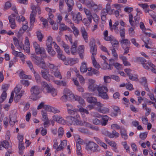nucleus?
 Here are the masks:
<instances>
[{"mask_svg":"<svg viewBox=\"0 0 156 156\" xmlns=\"http://www.w3.org/2000/svg\"><path fill=\"white\" fill-rule=\"evenodd\" d=\"M40 88L37 85L32 86L30 90V92L32 95L34 96H36L40 93Z\"/></svg>","mask_w":156,"mask_h":156,"instance_id":"nucleus-9","label":"nucleus"},{"mask_svg":"<svg viewBox=\"0 0 156 156\" xmlns=\"http://www.w3.org/2000/svg\"><path fill=\"white\" fill-rule=\"evenodd\" d=\"M9 22L10 23L11 27L13 29H15L16 27L14 19L8 18Z\"/></svg>","mask_w":156,"mask_h":156,"instance_id":"nucleus-38","label":"nucleus"},{"mask_svg":"<svg viewBox=\"0 0 156 156\" xmlns=\"http://www.w3.org/2000/svg\"><path fill=\"white\" fill-rule=\"evenodd\" d=\"M41 85L43 89H45L47 90V91L49 89H50V87H51L49 86L48 84L46 82L44 81L42 82L41 83Z\"/></svg>","mask_w":156,"mask_h":156,"instance_id":"nucleus-48","label":"nucleus"},{"mask_svg":"<svg viewBox=\"0 0 156 156\" xmlns=\"http://www.w3.org/2000/svg\"><path fill=\"white\" fill-rule=\"evenodd\" d=\"M82 19V17L80 12L73 14V20L75 23L78 24Z\"/></svg>","mask_w":156,"mask_h":156,"instance_id":"nucleus-14","label":"nucleus"},{"mask_svg":"<svg viewBox=\"0 0 156 156\" xmlns=\"http://www.w3.org/2000/svg\"><path fill=\"white\" fill-rule=\"evenodd\" d=\"M80 31L84 40L86 43H87L88 42V35L85 27H81L80 28Z\"/></svg>","mask_w":156,"mask_h":156,"instance_id":"nucleus-10","label":"nucleus"},{"mask_svg":"<svg viewBox=\"0 0 156 156\" xmlns=\"http://www.w3.org/2000/svg\"><path fill=\"white\" fill-rule=\"evenodd\" d=\"M47 51L49 54L51 56H54L55 55V51L52 48V47L47 48Z\"/></svg>","mask_w":156,"mask_h":156,"instance_id":"nucleus-43","label":"nucleus"},{"mask_svg":"<svg viewBox=\"0 0 156 156\" xmlns=\"http://www.w3.org/2000/svg\"><path fill=\"white\" fill-rule=\"evenodd\" d=\"M43 69L41 71V74L42 77L49 81L53 79L54 77L49 74L48 70L45 68Z\"/></svg>","mask_w":156,"mask_h":156,"instance_id":"nucleus-6","label":"nucleus"},{"mask_svg":"<svg viewBox=\"0 0 156 156\" xmlns=\"http://www.w3.org/2000/svg\"><path fill=\"white\" fill-rule=\"evenodd\" d=\"M76 152L77 154L78 155L81 154V146L79 144H76Z\"/></svg>","mask_w":156,"mask_h":156,"instance_id":"nucleus-61","label":"nucleus"},{"mask_svg":"<svg viewBox=\"0 0 156 156\" xmlns=\"http://www.w3.org/2000/svg\"><path fill=\"white\" fill-rule=\"evenodd\" d=\"M32 72L34 74L37 82V83L40 82L41 81V77L40 75L37 73H36L35 70H33V71Z\"/></svg>","mask_w":156,"mask_h":156,"instance_id":"nucleus-44","label":"nucleus"},{"mask_svg":"<svg viewBox=\"0 0 156 156\" xmlns=\"http://www.w3.org/2000/svg\"><path fill=\"white\" fill-rule=\"evenodd\" d=\"M98 85L95 84H89L88 87L89 90L91 91H94L96 90L97 91Z\"/></svg>","mask_w":156,"mask_h":156,"instance_id":"nucleus-26","label":"nucleus"},{"mask_svg":"<svg viewBox=\"0 0 156 156\" xmlns=\"http://www.w3.org/2000/svg\"><path fill=\"white\" fill-rule=\"evenodd\" d=\"M22 48L27 53H30V47L29 41L28 37L26 38L25 41V44L23 46Z\"/></svg>","mask_w":156,"mask_h":156,"instance_id":"nucleus-13","label":"nucleus"},{"mask_svg":"<svg viewBox=\"0 0 156 156\" xmlns=\"http://www.w3.org/2000/svg\"><path fill=\"white\" fill-rule=\"evenodd\" d=\"M137 13L136 16L134 17V20H133V16L131 14H130L129 15V22L130 25L132 27H130L129 29V36L131 37H133L134 35L135 31L133 27L135 28L136 27H138L140 22V17L137 16Z\"/></svg>","mask_w":156,"mask_h":156,"instance_id":"nucleus-1","label":"nucleus"},{"mask_svg":"<svg viewBox=\"0 0 156 156\" xmlns=\"http://www.w3.org/2000/svg\"><path fill=\"white\" fill-rule=\"evenodd\" d=\"M112 46V47L110 48H116V49H118L119 42L114 37L110 42Z\"/></svg>","mask_w":156,"mask_h":156,"instance_id":"nucleus-18","label":"nucleus"},{"mask_svg":"<svg viewBox=\"0 0 156 156\" xmlns=\"http://www.w3.org/2000/svg\"><path fill=\"white\" fill-rule=\"evenodd\" d=\"M119 42L122 48L124 50L123 55L126 54L129 52V48L130 44V41L128 39H125V38H121V39H120Z\"/></svg>","mask_w":156,"mask_h":156,"instance_id":"nucleus-3","label":"nucleus"},{"mask_svg":"<svg viewBox=\"0 0 156 156\" xmlns=\"http://www.w3.org/2000/svg\"><path fill=\"white\" fill-rule=\"evenodd\" d=\"M78 45L77 41H75L72 45L70 48V51L71 53L73 55H75L76 53V48Z\"/></svg>","mask_w":156,"mask_h":156,"instance_id":"nucleus-17","label":"nucleus"},{"mask_svg":"<svg viewBox=\"0 0 156 156\" xmlns=\"http://www.w3.org/2000/svg\"><path fill=\"white\" fill-rule=\"evenodd\" d=\"M108 117L107 115H105L102 117V120L101 124L102 126H105L108 121Z\"/></svg>","mask_w":156,"mask_h":156,"instance_id":"nucleus-31","label":"nucleus"},{"mask_svg":"<svg viewBox=\"0 0 156 156\" xmlns=\"http://www.w3.org/2000/svg\"><path fill=\"white\" fill-rule=\"evenodd\" d=\"M89 46L90 52L92 53V55H96L97 53V47L94 39H93L90 41Z\"/></svg>","mask_w":156,"mask_h":156,"instance_id":"nucleus-7","label":"nucleus"},{"mask_svg":"<svg viewBox=\"0 0 156 156\" xmlns=\"http://www.w3.org/2000/svg\"><path fill=\"white\" fill-rule=\"evenodd\" d=\"M63 51L57 54V57L59 59L62 60L63 61H64L66 59V56L62 54Z\"/></svg>","mask_w":156,"mask_h":156,"instance_id":"nucleus-52","label":"nucleus"},{"mask_svg":"<svg viewBox=\"0 0 156 156\" xmlns=\"http://www.w3.org/2000/svg\"><path fill=\"white\" fill-rule=\"evenodd\" d=\"M54 73L55 76L57 78H58L60 79H62V76L60 72L58 69L52 70Z\"/></svg>","mask_w":156,"mask_h":156,"instance_id":"nucleus-45","label":"nucleus"},{"mask_svg":"<svg viewBox=\"0 0 156 156\" xmlns=\"http://www.w3.org/2000/svg\"><path fill=\"white\" fill-rule=\"evenodd\" d=\"M37 36L38 39V40L40 42L42 41V39L43 37V35L42 34L41 32L40 31H38L37 32Z\"/></svg>","mask_w":156,"mask_h":156,"instance_id":"nucleus-55","label":"nucleus"},{"mask_svg":"<svg viewBox=\"0 0 156 156\" xmlns=\"http://www.w3.org/2000/svg\"><path fill=\"white\" fill-rule=\"evenodd\" d=\"M147 132H144L141 133L140 134L139 137L140 139L142 140H144L146 139L147 137Z\"/></svg>","mask_w":156,"mask_h":156,"instance_id":"nucleus-56","label":"nucleus"},{"mask_svg":"<svg viewBox=\"0 0 156 156\" xmlns=\"http://www.w3.org/2000/svg\"><path fill=\"white\" fill-rule=\"evenodd\" d=\"M119 33L121 38H125V30L123 27L120 28Z\"/></svg>","mask_w":156,"mask_h":156,"instance_id":"nucleus-50","label":"nucleus"},{"mask_svg":"<svg viewBox=\"0 0 156 156\" xmlns=\"http://www.w3.org/2000/svg\"><path fill=\"white\" fill-rule=\"evenodd\" d=\"M53 43H55L54 45V48L57 53V54L59 53L62 52V51L61 50L59 47L56 43H55L54 42Z\"/></svg>","mask_w":156,"mask_h":156,"instance_id":"nucleus-62","label":"nucleus"},{"mask_svg":"<svg viewBox=\"0 0 156 156\" xmlns=\"http://www.w3.org/2000/svg\"><path fill=\"white\" fill-rule=\"evenodd\" d=\"M119 58L122 60L123 63L125 66H130V64L127 61V59L126 57L123 55H121L119 56Z\"/></svg>","mask_w":156,"mask_h":156,"instance_id":"nucleus-30","label":"nucleus"},{"mask_svg":"<svg viewBox=\"0 0 156 156\" xmlns=\"http://www.w3.org/2000/svg\"><path fill=\"white\" fill-rule=\"evenodd\" d=\"M104 80L105 83H108L111 81V75L110 76H104Z\"/></svg>","mask_w":156,"mask_h":156,"instance_id":"nucleus-58","label":"nucleus"},{"mask_svg":"<svg viewBox=\"0 0 156 156\" xmlns=\"http://www.w3.org/2000/svg\"><path fill=\"white\" fill-rule=\"evenodd\" d=\"M62 46L63 48H64V51L66 52L69 55L70 53V51L68 45L63 42L62 43Z\"/></svg>","mask_w":156,"mask_h":156,"instance_id":"nucleus-34","label":"nucleus"},{"mask_svg":"<svg viewBox=\"0 0 156 156\" xmlns=\"http://www.w3.org/2000/svg\"><path fill=\"white\" fill-rule=\"evenodd\" d=\"M47 92L51 93L53 96H55L57 94L56 90L54 88L52 87H50V89H49L48 90Z\"/></svg>","mask_w":156,"mask_h":156,"instance_id":"nucleus-37","label":"nucleus"},{"mask_svg":"<svg viewBox=\"0 0 156 156\" xmlns=\"http://www.w3.org/2000/svg\"><path fill=\"white\" fill-rule=\"evenodd\" d=\"M75 117H72V116H67L66 118V121L69 125H73Z\"/></svg>","mask_w":156,"mask_h":156,"instance_id":"nucleus-32","label":"nucleus"},{"mask_svg":"<svg viewBox=\"0 0 156 156\" xmlns=\"http://www.w3.org/2000/svg\"><path fill=\"white\" fill-rule=\"evenodd\" d=\"M79 110L73 109L67 110L68 113L70 115H73L75 114V113H76Z\"/></svg>","mask_w":156,"mask_h":156,"instance_id":"nucleus-59","label":"nucleus"},{"mask_svg":"<svg viewBox=\"0 0 156 156\" xmlns=\"http://www.w3.org/2000/svg\"><path fill=\"white\" fill-rule=\"evenodd\" d=\"M2 147L7 149L9 147V144L6 140L0 142V150H2Z\"/></svg>","mask_w":156,"mask_h":156,"instance_id":"nucleus-24","label":"nucleus"},{"mask_svg":"<svg viewBox=\"0 0 156 156\" xmlns=\"http://www.w3.org/2000/svg\"><path fill=\"white\" fill-rule=\"evenodd\" d=\"M26 63L32 72L33 70H35L33 68V65L31 61L30 60L27 61H26Z\"/></svg>","mask_w":156,"mask_h":156,"instance_id":"nucleus-57","label":"nucleus"},{"mask_svg":"<svg viewBox=\"0 0 156 156\" xmlns=\"http://www.w3.org/2000/svg\"><path fill=\"white\" fill-rule=\"evenodd\" d=\"M33 47L35 49V52L37 55H39L45 52V50L43 47H41L36 42L33 43Z\"/></svg>","mask_w":156,"mask_h":156,"instance_id":"nucleus-8","label":"nucleus"},{"mask_svg":"<svg viewBox=\"0 0 156 156\" xmlns=\"http://www.w3.org/2000/svg\"><path fill=\"white\" fill-rule=\"evenodd\" d=\"M136 60L137 62H140L142 65L147 61L143 58L141 57L137 58Z\"/></svg>","mask_w":156,"mask_h":156,"instance_id":"nucleus-60","label":"nucleus"},{"mask_svg":"<svg viewBox=\"0 0 156 156\" xmlns=\"http://www.w3.org/2000/svg\"><path fill=\"white\" fill-rule=\"evenodd\" d=\"M11 3L9 1H7L6 2L4 6V10H6L9 8H10L11 6Z\"/></svg>","mask_w":156,"mask_h":156,"instance_id":"nucleus-54","label":"nucleus"},{"mask_svg":"<svg viewBox=\"0 0 156 156\" xmlns=\"http://www.w3.org/2000/svg\"><path fill=\"white\" fill-rule=\"evenodd\" d=\"M148 64L149 66L151 67L152 69H151L152 72L156 73V66L151 62H149Z\"/></svg>","mask_w":156,"mask_h":156,"instance_id":"nucleus-51","label":"nucleus"},{"mask_svg":"<svg viewBox=\"0 0 156 156\" xmlns=\"http://www.w3.org/2000/svg\"><path fill=\"white\" fill-rule=\"evenodd\" d=\"M97 91L98 92V96L106 100L109 99V97L107 93L108 91V89L106 87L98 85Z\"/></svg>","mask_w":156,"mask_h":156,"instance_id":"nucleus-2","label":"nucleus"},{"mask_svg":"<svg viewBox=\"0 0 156 156\" xmlns=\"http://www.w3.org/2000/svg\"><path fill=\"white\" fill-rule=\"evenodd\" d=\"M87 64L84 62H83L80 67V71L82 73H85L87 70Z\"/></svg>","mask_w":156,"mask_h":156,"instance_id":"nucleus-25","label":"nucleus"},{"mask_svg":"<svg viewBox=\"0 0 156 156\" xmlns=\"http://www.w3.org/2000/svg\"><path fill=\"white\" fill-rule=\"evenodd\" d=\"M106 11L108 12V14L110 15L112 14V12L111 6V4L110 2H108L106 5V8L105 9Z\"/></svg>","mask_w":156,"mask_h":156,"instance_id":"nucleus-42","label":"nucleus"},{"mask_svg":"<svg viewBox=\"0 0 156 156\" xmlns=\"http://www.w3.org/2000/svg\"><path fill=\"white\" fill-rule=\"evenodd\" d=\"M126 87L127 90H131L134 89L132 84L130 83L129 82L126 83Z\"/></svg>","mask_w":156,"mask_h":156,"instance_id":"nucleus-63","label":"nucleus"},{"mask_svg":"<svg viewBox=\"0 0 156 156\" xmlns=\"http://www.w3.org/2000/svg\"><path fill=\"white\" fill-rule=\"evenodd\" d=\"M83 4L86 5L89 8H91L94 6L97 7V5L92 1H89L88 0H83L81 2Z\"/></svg>","mask_w":156,"mask_h":156,"instance_id":"nucleus-16","label":"nucleus"},{"mask_svg":"<svg viewBox=\"0 0 156 156\" xmlns=\"http://www.w3.org/2000/svg\"><path fill=\"white\" fill-rule=\"evenodd\" d=\"M87 101L89 103L95 104L97 101V99L96 97L91 96L90 98H88Z\"/></svg>","mask_w":156,"mask_h":156,"instance_id":"nucleus-35","label":"nucleus"},{"mask_svg":"<svg viewBox=\"0 0 156 156\" xmlns=\"http://www.w3.org/2000/svg\"><path fill=\"white\" fill-rule=\"evenodd\" d=\"M7 94L5 91H3L0 98V103H2L5 100Z\"/></svg>","mask_w":156,"mask_h":156,"instance_id":"nucleus-49","label":"nucleus"},{"mask_svg":"<svg viewBox=\"0 0 156 156\" xmlns=\"http://www.w3.org/2000/svg\"><path fill=\"white\" fill-rule=\"evenodd\" d=\"M95 55H92L91 58L92 60V63L94 66L98 69H99L100 68V66L97 63L95 60Z\"/></svg>","mask_w":156,"mask_h":156,"instance_id":"nucleus-22","label":"nucleus"},{"mask_svg":"<svg viewBox=\"0 0 156 156\" xmlns=\"http://www.w3.org/2000/svg\"><path fill=\"white\" fill-rule=\"evenodd\" d=\"M53 119L58 123L64 124L66 123V121L62 117L57 115H54L52 117Z\"/></svg>","mask_w":156,"mask_h":156,"instance_id":"nucleus-11","label":"nucleus"},{"mask_svg":"<svg viewBox=\"0 0 156 156\" xmlns=\"http://www.w3.org/2000/svg\"><path fill=\"white\" fill-rule=\"evenodd\" d=\"M44 109H45L48 112H52L54 114L58 113L60 112L59 110L57 108L50 106H45L44 107Z\"/></svg>","mask_w":156,"mask_h":156,"instance_id":"nucleus-12","label":"nucleus"},{"mask_svg":"<svg viewBox=\"0 0 156 156\" xmlns=\"http://www.w3.org/2000/svg\"><path fill=\"white\" fill-rule=\"evenodd\" d=\"M10 120L9 122L10 124L12 126H13L15 124V122H16V117L15 115H10Z\"/></svg>","mask_w":156,"mask_h":156,"instance_id":"nucleus-28","label":"nucleus"},{"mask_svg":"<svg viewBox=\"0 0 156 156\" xmlns=\"http://www.w3.org/2000/svg\"><path fill=\"white\" fill-rule=\"evenodd\" d=\"M84 47L83 45L79 46L78 48L77 51L80 58L83 59L84 55Z\"/></svg>","mask_w":156,"mask_h":156,"instance_id":"nucleus-15","label":"nucleus"},{"mask_svg":"<svg viewBox=\"0 0 156 156\" xmlns=\"http://www.w3.org/2000/svg\"><path fill=\"white\" fill-rule=\"evenodd\" d=\"M98 111L104 114H106L108 113L109 111V109L107 107H104L102 108H99L98 109Z\"/></svg>","mask_w":156,"mask_h":156,"instance_id":"nucleus-46","label":"nucleus"},{"mask_svg":"<svg viewBox=\"0 0 156 156\" xmlns=\"http://www.w3.org/2000/svg\"><path fill=\"white\" fill-rule=\"evenodd\" d=\"M103 69H104L111 70L112 68V66L111 64H108L106 62H104L103 65Z\"/></svg>","mask_w":156,"mask_h":156,"instance_id":"nucleus-33","label":"nucleus"},{"mask_svg":"<svg viewBox=\"0 0 156 156\" xmlns=\"http://www.w3.org/2000/svg\"><path fill=\"white\" fill-rule=\"evenodd\" d=\"M46 45L47 48L52 47V38L51 37L49 36L48 37L46 41Z\"/></svg>","mask_w":156,"mask_h":156,"instance_id":"nucleus-39","label":"nucleus"},{"mask_svg":"<svg viewBox=\"0 0 156 156\" xmlns=\"http://www.w3.org/2000/svg\"><path fill=\"white\" fill-rule=\"evenodd\" d=\"M58 136L62 137L64 133V130L62 127H59L58 130Z\"/></svg>","mask_w":156,"mask_h":156,"instance_id":"nucleus-53","label":"nucleus"},{"mask_svg":"<svg viewBox=\"0 0 156 156\" xmlns=\"http://www.w3.org/2000/svg\"><path fill=\"white\" fill-rule=\"evenodd\" d=\"M120 133L122 137L126 140L128 138V136L126 130L124 128L120 129Z\"/></svg>","mask_w":156,"mask_h":156,"instance_id":"nucleus-27","label":"nucleus"},{"mask_svg":"<svg viewBox=\"0 0 156 156\" xmlns=\"http://www.w3.org/2000/svg\"><path fill=\"white\" fill-rule=\"evenodd\" d=\"M63 93L64 95L68 97L72 92L69 89L66 88L64 90Z\"/></svg>","mask_w":156,"mask_h":156,"instance_id":"nucleus-64","label":"nucleus"},{"mask_svg":"<svg viewBox=\"0 0 156 156\" xmlns=\"http://www.w3.org/2000/svg\"><path fill=\"white\" fill-rule=\"evenodd\" d=\"M119 135V134L115 130H113L112 131V133H110L109 135V137L110 138H113L114 137H118Z\"/></svg>","mask_w":156,"mask_h":156,"instance_id":"nucleus-41","label":"nucleus"},{"mask_svg":"<svg viewBox=\"0 0 156 156\" xmlns=\"http://www.w3.org/2000/svg\"><path fill=\"white\" fill-rule=\"evenodd\" d=\"M68 60L70 65H72L79 62V59L77 58H69Z\"/></svg>","mask_w":156,"mask_h":156,"instance_id":"nucleus-36","label":"nucleus"},{"mask_svg":"<svg viewBox=\"0 0 156 156\" xmlns=\"http://www.w3.org/2000/svg\"><path fill=\"white\" fill-rule=\"evenodd\" d=\"M32 60L36 65L42 69H45L46 66L45 62L40 57L36 55H34L31 57Z\"/></svg>","mask_w":156,"mask_h":156,"instance_id":"nucleus-4","label":"nucleus"},{"mask_svg":"<svg viewBox=\"0 0 156 156\" xmlns=\"http://www.w3.org/2000/svg\"><path fill=\"white\" fill-rule=\"evenodd\" d=\"M79 117V115H76V118L75 117L74 122L73 125L77 126H83V122L79 120L78 118Z\"/></svg>","mask_w":156,"mask_h":156,"instance_id":"nucleus-20","label":"nucleus"},{"mask_svg":"<svg viewBox=\"0 0 156 156\" xmlns=\"http://www.w3.org/2000/svg\"><path fill=\"white\" fill-rule=\"evenodd\" d=\"M37 13L31 12L30 16V27H33L34 23L35 22V18Z\"/></svg>","mask_w":156,"mask_h":156,"instance_id":"nucleus-21","label":"nucleus"},{"mask_svg":"<svg viewBox=\"0 0 156 156\" xmlns=\"http://www.w3.org/2000/svg\"><path fill=\"white\" fill-rule=\"evenodd\" d=\"M67 144V141L66 140H64L61 141L60 144L58 146L57 148V151H60L63 149L65 147Z\"/></svg>","mask_w":156,"mask_h":156,"instance_id":"nucleus-23","label":"nucleus"},{"mask_svg":"<svg viewBox=\"0 0 156 156\" xmlns=\"http://www.w3.org/2000/svg\"><path fill=\"white\" fill-rule=\"evenodd\" d=\"M86 148L87 150H90L95 152H98L100 151L98 145L92 141H89L86 144Z\"/></svg>","mask_w":156,"mask_h":156,"instance_id":"nucleus-5","label":"nucleus"},{"mask_svg":"<svg viewBox=\"0 0 156 156\" xmlns=\"http://www.w3.org/2000/svg\"><path fill=\"white\" fill-rule=\"evenodd\" d=\"M59 30L60 31H65L66 30H71L69 27L66 26L63 23L60 24L59 27Z\"/></svg>","mask_w":156,"mask_h":156,"instance_id":"nucleus-40","label":"nucleus"},{"mask_svg":"<svg viewBox=\"0 0 156 156\" xmlns=\"http://www.w3.org/2000/svg\"><path fill=\"white\" fill-rule=\"evenodd\" d=\"M65 1L68 7V11H71L72 10L73 6L74 5L73 1V0H65Z\"/></svg>","mask_w":156,"mask_h":156,"instance_id":"nucleus-19","label":"nucleus"},{"mask_svg":"<svg viewBox=\"0 0 156 156\" xmlns=\"http://www.w3.org/2000/svg\"><path fill=\"white\" fill-rule=\"evenodd\" d=\"M71 27L73 30V34L76 37H77L79 34V31L78 28L75 27L74 24L71 25Z\"/></svg>","mask_w":156,"mask_h":156,"instance_id":"nucleus-29","label":"nucleus"},{"mask_svg":"<svg viewBox=\"0 0 156 156\" xmlns=\"http://www.w3.org/2000/svg\"><path fill=\"white\" fill-rule=\"evenodd\" d=\"M75 101H78L80 104L83 106H84V105L85 104L84 101L81 97L78 96H76Z\"/></svg>","mask_w":156,"mask_h":156,"instance_id":"nucleus-47","label":"nucleus"}]
</instances>
